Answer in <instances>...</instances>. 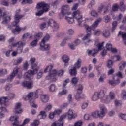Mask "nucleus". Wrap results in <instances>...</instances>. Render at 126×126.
Returning a JSON list of instances; mask_svg holds the SVG:
<instances>
[{"label": "nucleus", "instance_id": "obj_1", "mask_svg": "<svg viewBox=\"0 0 126 126\" xmlns=\"http://www.w3.org/2000/svg\"><path fill=\"white\" fill-rule=\"evenodd\" d=\"M66 117H67L68 120H71L76 118L77 117V115L76 113H74V111L72 109H69L67 112L62 115L58 120L53 122L50 126H64V119H65Z\"/></svg>", "mask_w": 126, "mask_h": 126}, {"label": "nucleus", "instance_id": "obj_2", "mask_svg": "<svg viewBox=\"0 0 126 126\" xmlns=\"http://www.w3.org/2000/svg\"><path fill=\"white\" fill-rule=\"evenodd\" d=\"M101 21H102V19L101 18H99L98 19H97L92 25V26L90 27L88 25L85 26V28H86L87 34L85 35L82 39V40L84 41L83 43L85 46H88L89 43H92L93 42V40L89 38L90 37H91V30H94L96 28H97L99 24L101 22Z\"/></svg>", "mask_w": 126, "mask_h": 126}, {"label": "nucleus", "instance_id": "obj_3", "mask_svg": "<svg viewBox=\"0 0 126 126\" xmlns=\"http://www.w3.org/2000/svg\"><path fill=\"white\" fill-rule=\"evenodd\" d=\"M72 17L69 16L65 17V20L69 24H72L74 23L75 22L74 19H75L77 22L79 26H82L83 17L81 15V12L79 10L73 12L72 14Z\"/></svg>", "mask_w": 126, "mask_h": 126}, {"label": "nucleus", "instance_id": "obj_4", "mask_svg": "<svg viewBox=\"0 0 126 126\" xmlns=\"http://www.w3.org/2000/svg\"><path fill=\"white\" fill-rule=\"evenodd\" d=\"M36 8L37 9H42V10L39 11L35 13L36 16H41L44 14V12H47L49 11L50 9V5L44 2H41L37 4Z\"/></svg>", "mask_w": 126, "mask_h": 126}, {"label": "nucleus", "instance_id": "obj_5", "mask_svg": "<svg viewBox=\"0 0 126 126\" xmlns=\"http://www.w3.org/2000/svg\"><path fill=\"white\" fill-rule=\"evenodd\" d=\"M32 69L33 70H29L25 72L24 75V77L26 79H31L34 75L38 72L39 67L37 66V64L32 66Z\"/></svg>", "mask_w": 126, "mask_h": 126}, {"label": "nucleus", "instance_id": "obj_6", "mask_svg": "<svg viewBox=\"0 0 126 126\" xmlns=\"http://www.w3.org/2000/svg\"><path fill=\"white\" fill-rule=\"evenodd\" d=\"M9 13L7 11H5V10H3L0 13V21L2 19L1 23L2 24H7L11 20V16L9 15Z\"/></svg>", "mask_w": 126, "mask_h": 126}, {"label": "nucleus", "instance_id": "obj_7", "mask_svg": "<svg viewBox=\"0 0 126 126\" xmlns=\"http://www.w3.org/2000/svg\"><path fill=\"white\" fill-rule=\"evenodd\" d=\"M15 97V94L13 93H11L8 94V96L6 97H2L0 98V103H2L3 102L4 103V106H8L9 104L7 103L9 100L13 99Z\"/></svg>", "mask_w": 126, "mask_h": 126}, {"label": "nucleus", "instance_id": "obj_8", "mask_svg": "<svg viewBox=\"0 0 126 126\" xmlns=\"http://www.w3.org/2000/svg\"><path fill=\"white\" fill-rule=\"evenodd\" d=\"M111 5L110 3H107V6L106 7H105L103 4H100V6L97 9L98 13L103 15L107 14L109 9L111 7Z\"/></svg>", "mask_w": 126, "mask_h": 126}, {"label": "nucleus", "instance_id": "obj_9", "mask_svg": "<svg viewBox=\"0 0 126 126\" xmlns=\"http://www.w3.org/2000/svg\"><path fill=\"white\" fill-rule=\"evenodd\" d=\"M26 44L25 42H22V41H19L15 43L12 44L11 48L13 49L14 47H17V51L19 54H21L23 51V47Z\"/></svg>", "mask_w": 126, "mask_h": 126}, {"label": "nucleus", "instance_id": "obj_10", "mask_svg": "<svg viewBox=\"0 0 126 126\" xmlns=\"http://www.w3.org/2000/svg\"><path fill=\"white\" fill-rule=\"evenodd\" d=\"M105 42H102L101 43H99V39H96L95 41V45L98 48V49H94V53L92 54L93 56H95L96 54H97L99 51L101 50L104 48V44Z\"/></svg>", "mask_w": 126, "mask_h": 126}, {"label": "nucleus", "instance_id": "obj_11", "mask_svg": "<svg viewBox=\"0 0 126 126\" xmlns=\"http://www.w3.org/2000/svg\"><path fill=\"white\" fill-rule=\"evenodd\" d=\"M115 98V94L112 91L109 92L108 95L106 96L105 99L101 100V102L106 104H109L111 102L112 100L114 99Z\"/></svg>", "mask_w": 126, "mask_h": 126}, {"label": "nucleus", "instance_id": "obj_12", "mask_svg": "<svg viewBox=\"0 0 126 126\" xmlns=\"http://www.w3.org/2000/svg\"><path fill=\"white\" fill-rule=\"evenodd\" d=\"M48 26H50L53 28V31L54 32L58 31L60 29V26L55 20L50 19L47 22Z\"/></svg>", "mask_w": 126, "mask_h": 126}, {"label": "nucleus", "instance_id": "obj_13", "mask_svg": "<svg viewBox=\"0 0 126 126\" xmlns=\"http://www.w3.org/2000/svg\"><path fill=\"white\" fill-rule=\"evenodd\" d=\"M55 76H57V71L53 70L49 73L48 75L46 76V79L52 82H56L58 80V78Z\"/></svg>", "mask_w": 126, "mask_h": 126}, {"label": "nucleus", "instance_id": "obj_14", "mask_svg": "<svg viewBox=\"0 0 126 126\" xmlns=\"http://www.w3.org/2000/svg\"><path fill=\"white\" fill-rule=\"evenodd\" d=\"M99 108L100 110H99V114L100 115L101 119L104 118L106 113H107V109L106 107L103 104H101L99 105Z\"/></svg>", "mask_w": 126, "mask_h": 126}, {"label": "nucleus", "instance_id": "obj_15", "mask_svg": "<svg viewBox=\"0 0 126 126\" xmlns=\"http://www.w3.org/2000/svg\"><path fill=\"white\" fill-rule=\"evenodd\" d=\"M20 70V68L17 67H16L15 68H14V69L13 70V72L10 74V76H9L7 77V80L9 82L12 81V80H13V78H14V77H15V75H16V74L18 73V72Z\"/></svg>", "mask_w": 126, "mask_h": 126}, {"label": "nucleus", "instance_id": "obj_16", "mask_svg": "<svg viewBox=\"0 0 126 126\" xmlns=\"http://www.w3.org/2000/svg\"><path fill=\"white\" fill-rule=\"evenodd\" d=\"M107 92V88L104 87L102 88L99 91L95 92L96 93V94L98 97L99 99H103V98L105 96L106 93Z\"/></svg>", "mask_w": 126, "mask_h": 126}, {"label": "nucleus", "instance_id": "obj_17", "mask_svg": "<svg viewBox=\"0 0 126 126\" xmlns=\"http://www.w3.org/2000/svg\"><path fill=\"white\" fill-rule=\"evenodd\" d=\"M70 7L67 5H63L62 7L61 13L63 15H70Z\"/></svg>", "mask_w": 126, "mask_h": 126}, {"label": "nucleus", "instance_id": "obj_18", "mask_svg": "<svg viewBox=\"0 0 126 126\" xmlns=\"http://www.w3.org/2000/svg\"><path fill=\"white\" fill-rule=\"evenodd\" d=\"M24 16L21 14H15L14 18L15 21L12 23V25L13 26H17L18 24L20 22V19L23 18Z\"/></svg>", "mask_w": 126, "mask_h": 126}, {"label": "nucleus", "instance_id": "obj_19", "mask_svg": "<svg viewBox=\"0 0 126 126\" xmlns=\"http://www.w3.org/2000/svg\"><path fill=\"white\" fill-rule=\"evenodd\" d=\"M40 49L41 51H48L51 49V45L46 44V43H40Z\"/></svg>", "mask_w": 126, "mask_h": 126}, {"label": "nucleus", "instance_id": "obj_20", "mask_svg": "<svg viewBox=\"0 0 126 126\" xmlns=\"http://www.w3.org/2000/svg\"><path fill=\"white\" fill-rule=\"evenodd\" d=\"M39 98V95L37 93H35V95H34V98H32L30 100V103L31 106H32L33 107L37 108L38 107V105L35 104V99Z\"/></svg>", "mask_w": 126, "mask_h": 126}, {"label": "nucleus", "instance_id": "obj_21", "mask_svg": "<svg viewBox=\"0 0 126 126\" xmlns=\"http://www.w3.org/2000/svg\"><path fill=\"white\" fill-rule=\"evenodd\" d=\"M21 1L22 0V4H32L33 3V0H11V3L13 5H14L17 3V1Z\"/></svg>", "mask_w": 126, "mask_h": 126}, {"label": "nucleus", "instance_id": "obj_22", "mask_svg": "<svg viewBox=\"0 0 126 126\" xmlns=\"http://www.w3.org/2000/svg\"><path fill=\"white\" fill-rule=\"evenodd\" d=\"M62 59L63 62L64 63V67L66 68L69 64L68 62L70 60V58L67 55H64L62 57Z\"/></svg>", "mask_w": 126, "mask_h": 126}, {"label": "nucleus", "instance_id": "obj_23", "mask_svg": "<svg viewBox=\"0 0 126 126\" xmlns=\"http://www.w3.org/2000/svg\"><path fill=\"white\" fill-rule=\"evenodd\" d=\"M22 86L25 87H27L28 89H32L34 86V83L32 81H24L22 83Z\"/></svg>", "mask_w": 126, "mask_h": 126}, {"label": "nucleus", "instance_id": "obj_24", "mask_svg": "<svg viewBox=\"0 0 126 126\" xmlns=\"http://www.w3.org/2000/svg\"><path fill=\"white\" fill-rule=\"evenodd\" d=\"M77 69L76 68H75L72 65H71L69 67V73L71 76H75L77 74V71L76 70Z\"/></svg>", "mask_w": 126, "mask_h": 126}, {"label": "nucleus", "instance_id": "obj_25", "mask_svg": "<svg viewBox=\"0 0 126 126\" xmlns=\"http://www.w3.org/2000/svg\"><path fill=\"white\" fill-rule=\"evenodd\" d=\"M33 96H34V92H30L27 95H25L23 96V99L27 101L33 98ZM29 102H30V100H29Z\"/></svg>", "mask_w": 126, "mask_h": 126}, {"label": "nucleus", "instance_id": "obj_26", "mask_svg": "<svg viewBox=\"0 0 126 126\" xmlns=\"http://www.w3.org/2000/svg\"><path fill=\"white\" fill-rule=\"evenodd\" d=\"M33 33H34V31H32L31 33L26 32L22 35V38L27 39L29 37V39L32 40L33 39Z\"/></svg>", "mask_w": 126, "mask_h": 126}, {"label": "nucleus", "instance_id": "obj_27", "mask_svg": "<svg viewBox=\"0 0 126 126\" xmlns=\"http://www.w3.org/2000/svg\"><path fill=\"white\" fill-rule=\"evenodd\" d=\"M19 117L18 116L14 115H12L9 118V120L11 122H13L12 124H18V119Z\"/></svg>", "mask_w": 126, "mask_h": 126}, {"label": "nucleus", "instance_id": "obj_28", "mask_svg": "<svg viewBox=\"0 0 126 126\" xmlns=\"http://www.w3.org/2000/svg\"><path fill=\"white\" fill-rule=\"evenodd\" d=\"M40 100L43 103H47L49 101V97L47 94H42L40 96Z\"/></svg>", "mask_w": 126, "mask_h": 126}, {"label": "nucleus", "instance_id": "obj_29", "mask_svg": "<svg viewBox=\"0 0 126 126\" xmlns=\"http://www.w3.org/2000/svg\"><path fill=\"white\" fill-rule=\"evenodd\" d=\"M91 116L94 119H97L98 118H101V117L99 113V110H96L94 112H93L91 113Z\"/></svg>", "mask_w": 126, "mask_h": 126}, {"label": "nucleus", "instance_id": "obj_30", "mask_svg": "<svg viewBox=\"0 0 126 126\" xmlns=\"http://www.w3.org/2000/svg\"><path fill=\"white\" fill-rule=\"evenodd\" d=\"M82 65V60L80 58L78 59L73 65V67L76 69H79Z\"/></svg>", "mask_w": 126, "mask_h": 126}, {"label": "nucleus", "instance_id": "obj_31", "mask_svg": "<svg viewBox=\"0 0 126 126\" xmlns=\"http://www.w3.org/2000/svg\"><path fill=\"white\" fill-rule=\"evenodd\" d=\"M126 66V62L125 61H121L118 65V68L120 71L124 70Z\"/></svg>", "mask_w": 126, "mask_h": 126}, {"label": "nucleus", "instance_id": "obj_32", "mask_svg": "<svg viewBox=\"0 0 126 126\" xmlns=\"http://www.w3.org/2000/svg\"><path fill=\"white\" fill-rule=\"evenodd\" d=\"M118 35H121L123 39V42L125 45L126 46V33L122 32L120 31Z\"/></svg>", "mask_w": 126, "mask_h": 126}, {"label": "nucleus", "instance_id": "obj_33", "mask_svg": "<svg viewBox=\"0 0 126 126\" xmlns=\"http://www.w3.org/2000/svg\"><path fill=\"white\" fill-rule=\"evenodd\" d=\"M96 3V2L95 0H92L90 1L89 4L88 5L87 8L89 9H91L95 5Z\"/></svg>", "mask_w": 126, "mask_h": 126}, {"label": "nucleus", "instance_id": "obj_34", "mask_svg": "<svg viewBox=\"0 0 126 126\" xmlns=\"http://www.w3.org/2000/svg\"><path fill=\"white\" fill-rule=\"evenodd\" d=\"M49 91L50 92H56L58 91V87L55 84H52L49 86Z\"/></svg>", "mask_w": 126, "mask_h": 126}, {"label": "nucleus", "instance_id": "obj_35", "mask_svg": "<svg viewBox=\"0 0 126 126\" xmlns=\"http://www.w3.org/2000/svg\"><path fill=\"white\" fill-rule=\"evenodd\" d=\"M90 14L92 17L94 18H97L99 16V14L98 13V12L94 9L92 10L90 12Z\"/></svg>", "mask_w": 126, "mask_h": 126}, {"label": "nucleus", "instance_id": "obj_36", "mask_svg": "<svg viewBox=\"0 0 126 126\" xmlns=\"http://www.w3.org/2000/svg\"><path fill=\"white\" fill-rule=\"evenodd\" d=\"M91 99L92 101H94V102L97 101L99 99L96 92H95L93 94Z\"/></svg>", "mask_w": 126, "mask_h": 126}, {"label": "nucleus", "instance_id": "obj_37", "mask_svg": "<svg viewBox=\"0 0 126 126\" xmlns=\"http://www.w3.org/2000/svg\"><path fill=\"white\" fill-rule=\"evenodd\" d=\"M113 77L116 80L118 79L119 80V81H120V78H123V74L120 71L118 72V73H116V74H115Z\"/></svg>", "mask_w": 126, "mask_h": 126}, {"label": "nucleus", "instance_id": "obj_38", "mask_svg": "<svg viewBox=\"0 0 126 126\" xmlns=\"http://www.w3.org/2000/svg\"><path fill=\"white\" fill-rule=\"evenodd\" d=\"M113 79L114 81H112V80L109 81V84H111V85L114 86L116 84H118L120 83V81L118 79L116 80L114 77H113Z\"/></svg>", "mask_w": 126, "mask_h": 126}, {"label": "nucleus", "instance_id": "obj_39", "mask_svg": "<svg viewBox=\"0 0 126 126\" xmlns=\"http://www.w3.org/2000/svg\"><path fill=\"white\" fill-rule=\"evenodd\" d=\"M54 64H51L47 66L46 68L44 69V73H47L48 72V71H49L50 72H51L52 71V69H53V68H54Z\"/></svg>", "mask_w": 126, "mask_h": 126}, {"label": "nucleus", "instance_id": "obj_40", "mask_svg": "<svg viewBox=\"0 0 126 126\" xmlns=\"http://www.w3.org/2000/svg\"><path fill=\"white\" fill-rule=\"evenodd\" d=\"M114 62L119 61L122 59L121 55H116L111 57Z\"/></svg>", "mask_w": 126, "mask_h": 126}, {"label": "nucleus", "instance_id": "obj_41", "mask_svg": "<svg viewBox=\"0 0 126 126\" xmlns=\"http://www.w3.org/2000/svg\"><path fill=\"white\" fill-rule=\"evenodd\" d=\"M43 32H38L35 34L34 38L35 39H38V40L39 41L40 38L43 37Z\"/></svg>", "mask_w": 126, "mask_h": 126}, {"label": "nucleus", "instance_id": "obj_42", "mask_svg": "<svg viewBox=\"0 0 126 126\" xmlns=\"http://www.w3.org/2000/svg\"><path fill=\"white\" fill-rule=\"evenodd\" d=\"M68 93V90L66 89H63L61 91L58 93V96H61L63 95H65Z\"/></svg>", "mask_w": 126, "mask_h": 126}, {"label": "nucleus", "instance_id": "obj_43", "mask_svg": "<svg viewBox=\"0 0 126 126\" xmlns=\"http://www.w3.org/2000/svg\"><path fill=\"white\" fill-rule=\"evenodd\" d=\"M51 38V37L50 36V35H49L48 34H47L42 39L40 43H46V42L49 41V40H50V38Z\"/></svg>", "mask_w": 126, "mask_h": 126}, {"label": "nucleus", "instance_id": "obj_44", "mask_svg": "<svg viewBox=\"0 0 126 126\" xmlns=\"http://www.w3.org/2000/svg\"><path fill=\"white\" fill-rule=\"evenodd\" d=\"M0 104L1 106L0 107V111H1L3 112L8 113L9 110L5 107L3 106V104L4 105V102H2V103H0Z\"/></svg>", "mask_w": 126, "mask_h": 126}, {"label": "nucleus", "instance_id": "obj_45", "mask_svg": "<svg viewBox=\"0 0 126 126\" xmlns=\"http://www.w3.org/2000/svg\"><path fill=\"white\" fill-rule=\"evenodd\" d=\"M113 65V61L111 59H109L106 63L107 67L108 68H111L112 67Z\"/></svg>", "mask_w": 126, "mask_h": 126}, {"label": "nucleus", "instance_id": "obj_46", "mask_svg": "<svg viewBox=\"0 0 126 126\" xmlns=\"http://www.w3.org/2000/svg\"><path fill=\"white\" fill-rule=\"evenodd\" d=\"M121 97L122 100H126V91L125 90H122L121 94Z\"/></svg>", "mask_w": 126, "mask_h": 126}, {"label": "nucleus", "instance_id": "obj_47", "mask_svg": "<svg viewBox=\"0 0 126 126\" xmlns=\"http://www.w3.org/2000/svg\"><path fill=\"white\" fill-rule=\"evenodd\" d=\"M53 108V105L52 104H47L44 108V110L46 112L50 111L52 110V109Z\"/></svg>", "mask_w": 126, "mask_h": 126}, {"label": "nucleus", "instance_id": "obj_48", "mask_svg": "<svg viewBox=\"0 0 126 126\" xmlns=\"http://www.w3.org/2000/svg\"><path fill=\"white\" fill-rule=\"evenodd\" d=\"M106 78V75L104 73H103L101 75L100 77L98 79V81L100 83L104 82V79Z\"/></svg>", "mask_w": 126, "mask_h": 126}, {"label": "nucleus", "instance_id": "obj_49", "mask_svg": "<svg viewBox=\"0 0 126 126\" xmlns=\"http://www.w3.org/2000/svg\"><path fill=\"white\" fill-rule=\"evenodd\" d=\"M38 41L39 40L38 39H35L32 42H31L30 46L32 47H35L37 46V45H38Z\"/></svg>", "mask_w": 126, "mask_h": 126}, {"label": "nucleus", "instance_id": "obj_50", "mask_svg": "<svg viewBox=\"0 0 126 126\" xmlns=\"http://www.w3.org/2000/svg\"><path fill=\"white\" fill-rule=\"evenodd\" d=\"M20 32H21L20 27H19L18 26H17L16 28L14 30H13V31H12V32L14 34H19Z\"/></svg>", "mask_w": 126, "mask_h": 126}, {"label": "nucleus", "instance_id": "obj_51", "mask_svg": "<svg viewBox=\"0 0 126 126\" xmlns=\"http://www.w3.org/2000/svg\"><path fill=\"white\" fill-rule=\"evenodd\" d=\"M119 6L118 4H114L112 5V10L113 12H117L118 11Z\"/></svg>", "mask_w": 126, "mask_h": 126}, {"label": "nucleus", "instance_id": "obj_52", "mask_svg": "<svg viewBox=\"0 0 126 126\" xmlns=\"http://www.w3.org/2000/svg\"><path fill=\"white\" fill-rule=\"evenodd\" d=\"M39 116L41 117L40 119H44L47 118V113H46L45 111H41L39 114Z\"/></svg>", "mask_w": 126, "mask_h": 126}, {"label": "nucleus", "instance_id": "obj_53", "mask_svg": "<svg viewBox=\"0 0 126 126\" xmlns=\"http://www.w3.org/2000/svg\"><path fill=\"white\" fill-rule=\"evenodd\" d=\"M44 70L43 69L40 70L39 72L37 74V79H40L42 78V77H43V74H44Z\"/></svg>", "mask_w": 126, "mask_h": 126}, {"label": "nucleus", "instance_id": "obj_54", "mask_svg": "<svg viewBox=\"0 0 126 126\" xmlns=\"http://www.w3.org/2000/svg\"><path fill=\"white\" fill-rule=\"evenodd\" d=\"M22 61H23V58H22V57H19L15 61L14 63V65H19L22 63Z\"/></svg>", "mask_w": 126, "mask_h": 126}, {"label": "nucleus", "instance_id": "obj_55", "mask_svg": "<svg viewBox=\"0 0 126 126\" xmlns=\"http://www.w3.org/2000/svg\"><path fill=\"white\" fill-rule=\"evenodd\" d=\"M40 121L38 120H34V121L31 124L30 126H39Z\"/></svg>", "mask_w": 126, "mask_h": 126}, {"label": "nucleus", "instance_id": "obj_56", "mask_svg": "<svg viewBox=\"0 0 126 126\" xmlns=\"http://www.w3.org/2000/svg\"><path fill=\"white\" fill-rule=\"evenodd\" d=\"M31 120V119H30V118H26V119H25L24 120L22 124L21 125H20V126H25L26 124H27L29 123H30Z\"/></svg>", "mask_w": 126, "mask_h": 126}, {"label": "nucleus", "instance_id": "obj_57", "mask_svg": "<svg viewBox=\"0 0 126 126\" xmlns=\"http://www.w3.org/2000/svg\"><path fill=\"white\" fill-rule=\"evenodd\" d=\"M13 112L15 114H20L23 112V109L20 108L17 109H13Z\"/></svg>", "mask_w": 126, "mask_h": 126}, {"label": "nucleus", "instance_id": "obj_58", "mask_svg": "<svg viewBox=\"0 0 126 126\" xmlns=\"http://www.w3.org/2000/svg\"><path fill=\"white\" fill-rule=\"evenodd\" d=\"M88 105H89V103H88V102H86V101L84 102L82 104V105H81V109H82V110H85V109H86L87 108V107L88 106Z\"/></svg>", "mask_w": 126, "mask_h": 126}, {"label": "nucleus", "instance_id": "obj_59", "mask_svg": "<svg viewBox=\"0 0 126 126\" xmlns=\"http://www.w3.org/2000/svg\"><path fill=\"white\" fill-rule=\"evenodd\" d=\"M112 48V45L111 43H107L105 45V48L107 51H110L111 49Z\"/></svg>", "mask_w": 126, "mask_h": 126}, {"label": "nucleus", "instance_id": "obj_60", "mask_svg": "<svg viewBox=\"0 0 126 126\" xmlns=\"http://www.w3.org/2000/svg\"><path fill=\"white\" fill-rule=\"evenodd\" d=\"M55 116H56V114L54 111L51 112L48 115V118L51 120H53L54 119H55Z\"/></svg>", "mask_w": 126, "mask_h": 126}, {"label": "nucleus", "instance_id": "obj_61", "mask_svg": "<svg viewBox=\"0 0 126 126\" xmlns=\"http://www.w3.org/2000/svg\"><path fill=\"white\" fill-rule=\"evenodd\" d=\"M69 82H70V80L68 78L64 80L63 83L62 87L63 88H65L66 87V85H67V84L69 83Z\"/></svg>", "mask_w": 126, "mask_h": 126}, {"label": "nucleus", "instance_id": "obj_62", "mask_svg": "<svg viewBox=\"0 0 126 126\" xmlns=\"http://www.w3.org/2000/svg\"><path fill=\"white\" fill-rule=\"evenodd\" d=\"M64 73V70L63 69H61V70H59L58 71H57V75L59 77L63 76Z\"/></svg>", "mask_w": 126, "mask_h": 126}, {"label": "nucleus", "instance_id": "obj_63", "mask_svg": "<svg viewBox=\"0 0 126 126\" xmlns=\"http://www.w3.org/2000/svg\"><path fill=\"white\" fill-rule=\"evenodd\" d=\"M66 33L69 35H73L74 34V31L72 29H69L67 30Z\"/></svg>", "mask_w": 126, "mask_h": 126}, {"label": "nucleus", "instance_id": "obj_64", "mask_svg": "<svg viewBox=\"0 0 126 126\" xmlns=\"http://www.w3.org/2000/svg\"><path fill=\"white\" fill-rule=\"evenodd\" d=\"M83 126V121L82 120H79L76 122L74 124V126Z\"/></svg>", "mask_w": 126, "mask_h": 126}]
</instances>
